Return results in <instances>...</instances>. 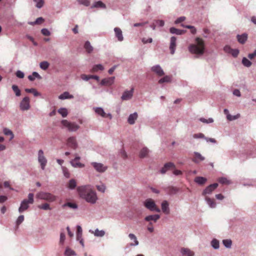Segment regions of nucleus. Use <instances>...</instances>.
<instances>
[{
  "mask_svg": "<svg viewBox=\"0 0 256 256\" xmlns=\"http://www.w3.org/2000/svg\"><path fill=\"white\" fill-rule=\"evenodd\" d=\"M84 48L86 50V52L89 54L92 52V47L91 46L88 41H86V42H85Z\"/></svg>",
  "mask_w": 256,
  "mask_h": 256,
  "instance_id": "4c0bfd02",
  "label": "nucleus"
},
{
  "mask_svg": "<svg viewBox=\"0 0 256 256\" xmlns=\"http://www.w3.org/2000/svg\"><path fill=\"white\" fill-rule=\"evenodd\" d=\"M181 252L183 256H194V252L188 248H182Z\"/></svg>",
  "mask_w": 256,
  "mask_h": 256,
  "instance_id": "cd10ccee",
  "label": "nucleus"
},
{
  "mask_svg": "<svg viewBox=\"0 0 256 256\" xmlns=\"http://www.w3.org/2000/svg\"><path fill=\"white\" fill-rule=\"evenodd\" d=\"M242 64L247 67H250L251 66V62L246 58H244L242 59Z\"/></svg>",
  "mask_w": 256,
  "mask_h": 256,
  "instance_id": "603ef678",
  "label": "nucleus"
},
{
  "mask_svg": "<svg viewBox=\"0 0 256 256\" xmlns=\"http://www.w3.org/2000/svg\"><path fill=\"white\" fill-rule=\"evenodd\" d=\"M240 117V114H237L235 116H231L230 114H228V116H226V118H227V120H235L238 118H239Z\"/></svg>",
  "mask_w": 256,
  "mask_h": 256,
  "instance_id": "4d7b16f0",
  "label": "nucleus"
},
{
  "mask_svg": "<svg viewBox=\"0 0 256 256\" xmlns=\"http://www.w3.org/2000/svg\"><path fill=\"white\" fill-rule=\"evenodd\" d=\"M3 132H4V135L6 136H10V140H12L14 138V135L13 133H12V131L4 128V130H3Z\"/></svg>",
  "mask_w": 256,
  "mask_h": 256,
  "instance_id": "a19ab883",
  "label": "nucleus"
},
{
  "mask_svg": "<svg viewBox=\"0 0 256 256\" xmlns=\"http://www.w3.org/2000/svg\"><path fill=\"white\" fill-rule=\"evenodd\" d=\"M73 98L74 96L69 94V92H63L62 94H60V96H58V98L60 100L70 99L72 98Z\"/></svg>",
  "mask_w": 256,
  "mask_h": 256,
  "instance_id": "393cba45",
  "label": "nucleus"
},
{
  "mask_svg": "<svg viewBox=\"0 0 256 256\" xmlns=\"http://www.w3.org/2000/svg\"><path fill=\"white\" fill-rule=\"evenodd\" d=\"M222 244H224V245L225 246L226 248H230L232 246V240L226 239L222 240Z\"/></svg>",
  "mask_w": 256,
  "mask_h": 256,
  "instance_id": "8fccbe9b",
  "label": "nucleus"
},
{
  "mask_svg": "<svg viewBox=\"0 0 256 256\" xmlns=\"http://www.w3.org/2000/svg\"><path fill=\"white\" fill-rule=\"evenodd\" d=\"M58 112L62 115L63 118H66L68 115V110L66 108H60L58 110Z\"/></svg>",
  "mask_w": 256,
  "mask_h": 256,
  "instance_id": "58836bf2",
  "label": "nucleus"
},
{
  "mask_svg": "<svg viewBox=\"0 0 256 256\" xmlns=\"http://www.w3.org/2000/svg\"><path fill=\"white\" fill-rule=\"evenodd\" d=\"M38 162L40 164L41 168L44 170L46 163L47 162V160L44 157L43 151L42 150H39V152H38Z\"/></svg>",
  "mask_w": 256,
  "mask_h": 256,
  "instance_id": "6e6552de",
  "label": "nucleus"
},
{
  "mask_svg": "<svg viewBox=\"0 0 256 256\" xmlns=\"http://www.w3.org/2000/svg\"><path fill=\"white\" fill-rule=\"evenodd\" d=\"M36 78L38 79L41 78V76H40V74L36 72H33L32 75L28 76V80L31 82L34 81Z\"/></svg>",
  "mask_w": 256,
  "mask_h": 256,
  "instance_id": "72a5a7b5",
  "label": "nucleus"
},
{
  "mask_svg": "<svg viewBox=\"0 0 256 256\" xmlns=\"http://www.w3.org/2000/svg\"><path fill=\"white\" fill-rule=\"evenodd\" d=\"M193 138H205L204 137V135L202 134L199 133L194 134L193 135Z\"/></svg>",
  "mask_w": 256,
  "mask_h": 256,
  "instance_id": "774afa93",
  "label": "nucleus"
},
{
  "mask_svg": "<svg viewBox=\"0 0 256 256\" xmlns=\"http://www.w3.org/2000/svg\"><path fill=\"white\" fill-rule=\"evenodd\" d=\"M78 4L88 6L90 5V0H76Z\"/></svg>",
  "mask_w": 256,
  "mask_h": 256,
  "instance_id": "09e8293b",
  "label": "nucleus"
},
{
  "mask_svg": "<svg viewBox=\"0 0 256 256\" xmlns=\"http://www.w3.org/2000/svg\"><path fill=\"white\" fill-rule=\"evenodd\" d=\"M76 180L74 179H70L69 180L68 183V188L70 190H74L75 188H76Z\"/></svg>",
  "mask_w": 256,
  "mask_h": 256,
  "instance_id": "2f4dec72",
  "label": "nucleus"
},
{
  "mask_svg": "<svg viewBox=\"0 0 256 256\" xmlns=\"http://www.w3.org/2000/svg\"><path fill=\"white\" fill-rule=\"evenodd\" d=\"M25 92L33 94L34 96H38L40 95V94L35 88H25Z\"/></svg>",
  "mask_w": 256,
  "mask_h": 256,
  "instance_id": "e433bc0d",
  "label": "nucleus"
},
{
  "mask_svg": "<svg viewBox=\"0 0 256 256\" xmlns=\"http://www.w3.org/2000/svg\"><path fill=\"white\" fill-rule=\"evenodd\" d=\"M24 220V217L23 215H20L18 218L17 220H16V225L18 226Z\"/></svg>",
  "mask_w": 256,
  "mask_h": 256,
  "instance_id": "bf43d9fd",
  "label": "nucleus"
},
{
  "mask_svg": "<svg viewBox=\"0 0 256 256\" xmlns=\"http://www.w3.org/2000/svg\"><path fill=\"white\" fill-rule=\"evenodd\" d=\"M148 149L146 148H143L140 151V154H139V156L140 158H143L146 156L147 154H148Z\"/></svg>",
  "mask_w": 256,
  "mask_h": 256,
  "instance_id": "f704fd0d",
  "label": "nucleus"
},
{
  "mask_svg": "<svg viewBox=\"0 0 256 256\" xmlns=\"http://www.w3.org/2000/svg\"><path fill=\"white\" fill-rule=\"evenodd\" d=\"M36 197L49 202H53L56 200V196L50 192H38V194H36Z\"/></svg>",
  "mask_w": 256,
  "mask_h": 256,
  "instance_id": "20e7f679",
  "label": "nucleus"
},
{
  "mask_svg": "<svg viewBox=\"0 0 256 256\" xmlns=\"http://www.w3.org/2000/svg\"><path fill=\"white\" fill-rule=\"evenodd\" d=\"M174 164L170 162L164 164V168H167V169H170V168H174Z\"/></svg>",
  "mask_w": 256,
  "mask_h": 256,
  "instance_id": "052dcab7",
  "label": "nucleus"
},
{
  "mask_svg": "<svg viewBox=\"0 0 256 256\" xmlns=\"http://www.w3.org/2000/svg\"><path fill=\"white\" fill-rule=\"evenodd\" d=\"M134 94V88H130V90H126L123 92L122 95L121 99L122 100H128L132 98V94Z\"/></svg>",
  "mask_w": 256,
  "mask_h": 256,
  "instance_id": "9b49d317",
  "label": "nucleus"
},
{
  "mask_svg": "<svg viewBox=\"0 0 256 256\" xmlns=\"http://www.w3.org/2000/svg\"><path fill=\"white\" fill-rule=\"evenodd\" d=\"M30 108V98L24 97L20 103V109L22 111L27 110Z\"/></svg>",
  "mask_w": 256,
  "mask_h": 256,
  "instance_id": "0eeeda50",
  "label": "nucleus"
},
{
  "mask_svg": "<svg viewBox=\"0 0 256 256\" xmlns=\"http://www.w3.org/2000/svg\"><path fill=\"white\" fill-rule=\"evenodd\" d=\"M151 70L156 74L157 76H162L164 75V72L159 66L157 65L151 68Z\"/></svg>",
  "mask_w": 256,
  "mask_h": 256,
  "instance_id": "f3484780",
  "label": "nucleus"
},
{
  "mask_svg": "<svg viewBox=\"0 0 256 256\" xmlns=\"http://www.w3.org/2000/svg\"><path fill=\"white\" fill-rule=\"evenodd\" d=\"M61 124H62L63 126L66 128L69 132H76L80 128L78 125L74 122H69L66 120H62Z\"/></svg>",
  "mask_w": 256,
  "mask_h": 256,
  "instance_id": "423d86ee",
  "label": "nucleus"
},
{
  "mask_svg": "<svg viewBox=\"0 0 256 256\" xmlns=\"http://www.w3.org/2000/svg\"><path fill=\"white\" fill-rule=\"evenodd\" d=\"M96 189L99 192H104V190H106V186L104 184H101L100 185L96 186Z\"/></svg>",
  "mask_w": 256,
  "mask_h": 256,
  "instance_id": "13d9d810",
  "label": "nucleus"
},
{
  "mask_svg": "<svg viewBox=\"0 0 256 256\" xmlns=\"http://www.w3.org/2000/svg\"><path fill=\"white\" fill-rule=\"evenodd\" d=\"M12 88L13 92L16 93V96H20V90H19L17 86L14 84L12 86Z\"/></svg>",
  "mask_w": 256,
  "mask_h": 256,
  "instance_id": "c03bdc74",
  "label": "nucleus"
},
{
  "mask_svg": "<svg viewBox=\"0 0 256 256\" xmlns=\"http://www.w3.org/2000/svg\"><path fill=\"white\" fill-rule=\"evenodd\" d=\"M94 236H100L102 237L104 234V232L103 230H99L98 229H96L94 231Z\"/></svg>",
  "mask_w": 256,
  "mask_h": 256,
  "instance_id": "79ce46f5",
  "label": "nucleus"
},
{
  "mask_svg": "<svg viewBox=\"0 0 256 256\" xmlns=\"http://www.w3.org/2000/svg\"><path fill=\"white\" fill-rule=\"evenodd\" d=\"M170 33L172 34H176V35H182L184 33V30L176 28H171L170 30Z\"/></svg>",
  "mask_w": 256,
  "mask_h": 256,
  "instance_id": "a878e982",
  "label": "nucleus"
},
{
  "mask_svg": "<svg viewBox=\"0 0 256 256\" xmlns=\"http://www.w3.org/2000/svg\"><path fill=\"white\" fill-rule=\"evenodd\" d=\"M114 32H115L116 36L118 38V40L120 42L122 41L123 35H122V30L118 28H114Z\"/></svg>",
  "mask_w": 256,
  "mask_h": 256,
  "instance_id": "aec40b11",
  "label": "nucleus"
},
{
  "mask_svg": "<svg viewBox=\"0 0 256 256\" xmlns=\"http://www.w3.org/2000/svg\"><path fill=\"white\" fill-rule=\"evenodd\" d=\"M204 160H205V158L200 153L198 152H194V158L193 160H192L194 162L198 163L200 162H203Z\"/></svg>",
  "mask_w": 256,
  "mask_h": 256,
  "instance_id": "ddd939ff",
  "label": "nucleus"
},
{
  "mask_svg": "<svg viewBox=\"0 0 256 256\" xmlns=\"http://www.w3.org/2000/svg\"><path fill=\"white\" fill-rule=\"evenodd\" d=\"M218 182L222 184H228L230 183L226 178L224 177L219 178Z\"/></svg>",
  "mask_w": 256,
  "mask_h": 256,
  "instance_id": "a18cd8bd",
  "label": "nucleus"
},
{
  "mask_svg": "<svg viewBox=\"0 0 256 256\" xmlns=\"http://www.w3.org/2000/svg\"><path fill=\"white\" fill-rule=\"evenodd\" d=\"M175 48H176V38L173 36L170 39V54H174Z\"/></svg>",
  "mask_w": 256,
  "mask_h": 256,
  "instance_id": "dca6fc26",
  "label": "nucleus"
},
{
  "mask_svg": "<svg viewBox=\"0 0 256 256\" xmlns=\"http://www.w3.org/2000/svg\"><path fill=\"white\" fill-rule=\"evenodd\" d=\"M82 236V228L80 226H77V239L80 240Z\"/></svg>",
  "mask_w": 256,
  "mask_h": 256,
  "instance_id": "5fc2aeb1",
  "label": "nucleus"
},
{
  "mask_svg": "<svg viewBox=\"0 0 256 256\" xmlns=\"http://www.w3.org/2000/svg\"><path fill=\"white\" fill-rule=\"evenodd\" d=\"M195 44H192L189 46V52L192 54L197 55H202L204 53L205 46H204V42L202 39L200 38H196L195 39Z\"/></svg>",
  "mask_w": 256,
  "mask_h": 256,
  "instance_id": "f03ea898",
  "label": "nucleus"
},
{
  "mask_svg": "<svg viewBox=\"0 0 256 256\" xmlns=\"http://www.w3.org/2000/svg\"><path fill=\"white\" fill-rule=\"evenodd\" d=\"M79 195L86 202L94 204L97 200L96 194L88 186H80L77 188Z\"/></svg>",
  "mask_w": 256,
  "mask_h": 256,
  "instance_id": "f257e3e1",
  "label": "nucleus"
},
{
  "mask_svg": "<svg viewBox=\"0 0 256 256\" xmlns=\"http://www.w3.org/2000/svg\"><path fill=\"white\" fill-rule=\"evenodd\" d=\"M129 238L130 240L134 241V243H132L130 244L132 246H136L139 244V242H138V240L136 239V237L135 235L132 234H130L128 235Z\"/></svg>",
  "mask_w": 256,
  "mask_h": 256,
  "instance_id": "c756f323",
  "label": "nucleus"
},
{
  "mask_svg": "<svg viewBox=\"0 0 256 256\" xmlns=\"http://www.w3.org/2000/svg\"><path fill=\"white\" fill-rule=\"evenodd\" d=\"M63 174H64V176L66 178H68L70 177V173L68 172V170L66 168H62Z\"/></svg>",
  "mask_w": 256,
  "mask_h": 256,
  "instance_id": "e2e57ef3",
  "label": "nucleus"
},
{
  "mask_svg": "<svg viewBox=\"0 0 256 256\" xmlns=\"http://www.w3.org/2000/svg\"><path fill=\"white\" fill-rule=\"evenodd\" d=\"M41 33H42V35L46 36H48L50 35V32L46 28H42L41 30Z\"/></svg>",
  "mask_w": 256,
  "mask_h": 256,
  "instance_id": "0e129e2a",
  "label": "nucleus"
},
{
  "mask_svg": "<svg viewBox=\"0 0 256 256\" xmlns=\"http://www.w3.org/2000/svg\"><path fill=\"white\" fill-rule=\"evenodd\" d=\"M160 215L155 214V215H150L145 217V220L147 222L154 221V222H156L157 220L160 219Z\"/></svg>",
  "mask_w": 256,
  "mask_h": 256,
  "instance_id": "4be33fe9",
  "label": "nucleus"
},
{
  "mask_svg": "<svg viewBox=\"0 0 256 256\" xmlns=\"http://www.w3.org/2000/svg\"><path fill=\"white\" fill-rule=\"evenodd\" d=\"M38 208L41 210H50V207L49 206V204L47 203H45L43 204H40L38 206Z\"/></svg>",
  "mask_w": 256,
  "mask_h": 256,
  "instance_id": "6e6d98bb",
  "label": "nucleus"
},
{
  "mask_svg": "<svg viewBox=\"0 0 256 256\" xmlns=\"http://www.w3.org/2000/svg\"><path fill=\"white\" fill-rule=\"evenodd\" d=\"M33 0L36 3V6L38 8H42L44 4V1L43 0Z\"/></svg>",
  "mask_w": 256,
  "mask_h": 256,
  "instance_id": "49530a36",
  "label": "nucleus"
},
{
  "mask_svg": "<svg viewBox=\"0 0 256 256\" xmlns=\"http://www.w3.org/2000/svg\"><path fill=\"white\" fill-rule=\"evenodd\" d=\"M145 208L148 209L150 211H154L157 212H160V208H158L156 204L154 203V200L150 198H148L145 200L144 204Z\"/></svg>",
  "mask_w": 256,
  "mask_h": 256,
  "instance_id": "39448f33",
  "label": "nucleus"
},
{
  "mask_svg": "<svg viewBox=\"0 0 256 256\" xmlns=\"http://www.w3.org/2000/svg\"><path fill=\"white\" fill-rule=\"evenodd\" d=\"M94 169L98 172H104L107 169V166H104L101 163L93 162L91 164Z\"/></svg>",
  "mask_w": 256,
  "mask_h": 256,
  "instance_id": "f8f14e48",
  "label": "nucleus"
},
{
  "mask_svg": "<svg viewBox=\"0 0 256 256\" xmlns=\"http://www.w3.org/2000/svg\"><path fill=\"white\" fill-rule=\"evenodd\" d=\"M238 41L241 44H244L248 39V34H243L242 35H237Z\"/></svg>",
  "mask_w": 256,
  "mask_h": 256,
  "instance_id": "5701e85b",
  "label": "nucleus"
},
{
  "mask_svg": "<svg viewBox=\"0 0 256 256\" xmlns=\"http://www.w3.org/2000/svg\"><path fill=\"white\" fill-rule=\"evenodd\" d=\"M64 240H65L64 233L62 232L61 234H60V244H63L64 242Z\"/></svg>",
  "mask_w": 256,
  "mask_h": 256,
  "instance_id": "680f3d73",
  "label": "nucleus"
},
{
  "mask_svg": "<svg viewBox=\"0 0 256 256\" xmlns=\"http://www.w3.org/2000/svg\"><path fill=\"white\" fill-rule=\"evenodd\" d=\"M170 78L169 76H165L164 77V78L160 79L159 80V84H163L165 82H170Z\"/></svg>",
  "mask_w": 256,
  "mask_h": 256,
  "instance_id": "864d4df0",
  "label": "nucleus"
},
{
  "mask_svg": "<svg viewBox=\"0 0 256 256\" xmlns=\"http://www.w3.org/2000/svg\"><path fill=\"white\" fill-rule=\"evenodd\" d=\"M114 80V77H110L108 78H104L102 80H101L100 84L102 85L110 86L113 84Z\"/></svg>",
  "mask_w": 256,
  "mask_h": 256,
  "instance_id": "a211bd4d",
  "label": "nucleus"
},
{
  "mask_svg": "<svg viewBox=\"0 0 256 256\" xmlns=\"http://www.w3.org/2000/svg\"><path fill=\"white\" fill-rule=\"evenodd\" d=\"M16 76H17L19 78H22L24 77V72L20 70H18L17 72H16Z\"/></svg>",
  "mask_w": 256,
  "mask_h": 256,
  "instance_id": "69168bd1",
  "label": "nucleus"
},
{
  "mask_svg": "<svg viewBox=\"0 0 256 256\" xmlns=\"http://www.w3.org/2000/svg\"><path fill=\"white\" fill-rule=\"evenodd\" d=\"M162 211L166 214H169V208H168V203L166 200H164L162 202Z\"/></svg>",
  "mask_w": 256,
  "mask_h": 256,
  "instance_id": "b1692460",
  "label": "nucleus"
},
{
  "mask_svg": "<svg viewBox=\"0 0 256 256\" xmlns=\"http://www.w3.org/2000/svg\"><path fill=\"white\" fill-rule=\"evenodd\" d=\"M66 206H68L70 208L76 209L78 208V206L74 203H72L70 202H68L64 204H63V207L65 208Z\"/></svg>",
  "mask_w": 256,
  "mask_h": 256,
  "instance_id": "ea45409f",
  "label": "nucleus"
},
{
  "mask_svg": "<svg viewBox=\"0 0 256 256\" xmlns=\"http://www.w3.org/2000/svg\"><path fill=\"white\" fill-rule=\"evenodd\" d=\"M224 50L228 54H231L234 57H236L239 54V51L236 49H232L229 46L224 47Z\"/></svg>",
  "mask_w": 256,
  "mask_h": 256,
  "instance_id": "4468645a",
  "label": "nucleus"
},
{
  "mask_svg": "<svg viewBox=\"0 0 256 256\" xmlns=\"http://www.w3.org/2000/svg\"><path fill=\"white\" fill-rule=\"evenodd\" d=\"M34 204V194L30 193L28 194V200H24L20 203V206L18 208L19 212L22 213L26 210L28 208V204Z\"/></svg>",
  "mask_w": 256,
  "mask_h": 256,
  "instance_id": "7ed1b4c3",
  "label": "nucleus"
},
{
  "mask_svg": "<svg viewBox=\"0 0 256 256\" xmlns=\"http://www.w3.org/2000/svg\"><path fill=\"white\" fill-rule=\"evenodd\" d=\"M49 64L46 61L42 62L40 64V68L43 70H47L48 68Z\"/></svg>",
  "mask_w": 256,
  "mask_h": 256,
  "instance_id": "37998d69",
  "label": "nucleus"
},
{
  "mask_svg": "<svg viewBox=\"0 0 256 256\" xmlns=\"http://www.w3.org/2000/svg\"><path fill=\"white\" fill-rule=\"evenodd\" d=\"M67 146L74 150H76V148H78L76 138L74 136L69 137L67 140Z\"/></svg>",
  "mask_w": 256,
  "mask_h": 256,
  "instance_id": "9d476101",
  "label": "nucleus"
},
{
  "mask_svg": "<svg viewBox=\"0 0 256 256\" xmlns=\"http://www.w3.org/2000/svg\"><path fill=\"white\" fill-rule=\"evenodd\" d=\"M194 182L199 184L202 185L206 182V178L204 177L196 176L194 178Z\"/></svg>",
  "mask_w": 256,
  "mask_h": 256,
  "instance_id": "c85d7f7f",
  "label": "nucleus"
},
{
  "mask_svg": "<svg viewBox=\"0 0 256 256\" xmlns=\"http://www.w3.org/2000/svg\"><path fill=\"white\" fill-rule=\"evenodd\" d=\"M94 111L98 115L102 116V118H107L108 117L110 119L112 118V116L110 114H106L104 112V110L102 108H96L94 109Z\"/></svg>",
  "mask_w": 256,
  "mask_h": 256,
  "instance_id": "2eb2a0df",
  "label": "nucleus"
},
{
  "mask_svg": "<svg viewBox=\"0 0 256 256\" xmlns=\"http://www.w3.org/2000/svg\"><path fill=\"white\" fill-rule=\"evenodd\" d=\"M205 200H206V202H208V205L211 208H214L216 207V202H214V199H210L208 196H205Z\"/></svg>",
  "mask_w": 256,
  "mask_h": 256,
  "instance_id": "7c9ffc66",
  "label": "nucleus"
},
{
  "mask_svg": "<svg viewBox=\"0 0 256 256\" xmlns=\"http://www.w3.org/2000/svg\"><path fill=\"white\" fill-rule=\"evenodd\" d=\"M104 69V68L101 64H96L94 66L93 68L91 70V72H96L98 70H102Z\"/></svg>",
  "mask_w": 256,
  "mask_h": 256,
  "instance_id": "473e14b6",
  "label": "nucleus"
},
{
  "mask_svg": "<svg viewBox=\"0 0 256 256\" xmlns=\"http://www.w3.org/2000/svg\"><path fill=\"white\" fill-rule=\"evenodd\" d=\"M80 160L79 156H76V158H74V160H72V162H70V164H72V166L74 167H78L80 168H82L84 167V164H81L78 162Z\"/></svg>",
  "mask_w": 256,
  "mask_h": 256,
  "instance_id": "6ab92c4d",
  "label": "nucleus"
},
{
  "mask_svg": "<svg viewBox=\"0 0 256 256\" xmlns=\"http://www.w3.org/2000/svg\"><path fill=\"white\" fill-rule=\"evenodd\" d=\"M186 28L190 30V32H192V34H195L196 32L195 28H194L193 26H186Z\"/></svg>",
  "mask_w": 256,
  "mask_h": 256,
  "instance_id": "338daca9",
  "label": "nucleus"
},
{
  "mask_svg": "<svg viewBox=\"0 0 256 256\" xmlns=\"http://www.w3.org/2000/svg\"><path fill=\"white\" fill-rule=\"evenodd\" d=\"M92 8H96L104 9L106 8V4L101 1L95 2L92 6Z\"/></svg>",
  "mask_w": 256,
  "mask_h": 256,
  "instance_id": "bb28decb",
  "label": "nucleus"
},
{
  "mask_svg": "<svg viewBox=\"0 0 256 256\" xmlns=\"http://www.w3.org/2000/svg\"><path fill=\"white\" fill-rule=\"evenodd\" d=\"M218 187V184L214 183L213 184L209 185V186H207L206 188L204 190L203 192H202V195L204 196H206L207 194H211L212 192L216 190Z\"/></svg>",
  "mask_w": 256,
  "mask_h": 256,
  "instance_id": "1a4fd4ad",
  "label": "nucleus"
},
{
  "mask_svg": "<svg viewBox=\"0 0 256 256\" xmlns=\"http://www.w3.org/2000/svg\"><path fill=\"white\" fill-rule=\"evenodd\" d=\"M138 118V114L136 112H134L132 114H130L128 118V122L130 124H134L135 122V120Z\"/></svg>",
  "mask_w": 256,
  "mask_h": 256,
  "instance_id": "412c9836",
  "label": "nucleus"
},
{
  "mask_svg": "<svg viewBox=\"0 0 256 256\" xmlns=\"http://www.w3.org/2000/svg\"><path fill=\"white\" fill-rule=\"evenodd\" d=\"M211 246H212V248L215 249H217L218 248V246H220V243H218V241L216 239H214L211 241Z\"/></svg>",
  "mask_w": 256,
  "mask_h": 256,
  "instance_id": "3c124183",
  "label": "nucleus"
},
{
  "mask_svg": "<svg viewBox=\"0 0 256 256\" xmlns=\"http://www.w3.org/2000/svg\"><path fill=\"white\" fill-rule=\"evenodd\" d=\"M64 255L66 256H72L75 255V252L74 250L70 248H66L64 252Z\"/></svg>",
  "mask_w": 256,
  "mask_h": 256,
  "instance_id": "de8ad7c7",
  "label": "nucleus"
},
{
  "mask_svg": "<svg viewBox=\"0 0 256 256\" xmlns=\"http://www.w3.org/2000/svg\"><path fill=\"white\" fill-rule=\"evenodd\" d=\"M44 22V20L42 19V17H39L38 18V19L35 20L34 22H28V24L31 25V26H34L36 24H42V22Z\"/></svg>",
  "mask_w": 256,
  "mask_h": 256,
  "instance_id": "c9c22d12",
  "label": "nucleus"
}]
</instances>
